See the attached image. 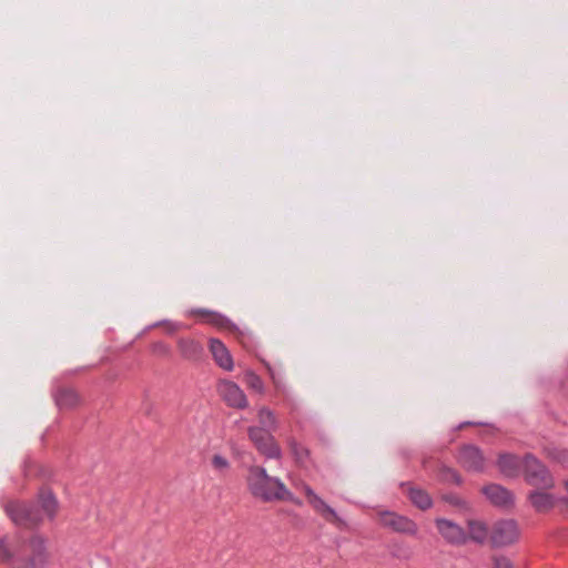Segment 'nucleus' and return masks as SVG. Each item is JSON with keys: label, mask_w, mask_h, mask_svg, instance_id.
Instances as JSON below:
<instances>
[{"label": "nucleus", "mask_w": 568, "mask_h": 568, "mask_svg": "<svg viewBox=\"0 0 568 568\" xmlns=\"http://www.w3.org/2000/svg\"><path fill=\"white\" fill-rule=\"evenodd\" d=\"M247 489L253 497L271 501H293V494L278 478L270 476L261 466H251L246 476Z\"/></svg>", "instance_id": "f257e3e1"}, {"label": "nucleus", "mask_w": 568, "mask_h": 568, "mask_svg": "<svg viewBox=\"0 0 568 568\" xmlns=\"http://www.w3.org/2000/svg\"><path fill=\"white\" fill-rule=\"evenodd\" d=\"M49 561L48 541L34 535L19 545L10 568H44Z\"/></svg>", "instance_id": "f03ea898"}, {"label": "nucleus", "mask_w": 568, "mask_h": 568, "mask_svg": "<svg viewBox=\"0 0 568 568\" xmlns=\"http://www.w3.org/2000/svg\"><path fill=\"white\" fill-rule=\"evenodd\" d=\"M523 476L525 481L538 489L555 487V478L549 469L532 454L523 457Z\"/></svg>", "instance_id": "7ed1b4c3"}, {"label": "nucleus", "mask_w": 568, "mask_h": 568, "mask_svg": "<svg viewBox=\"0 0 568 568\" xmlns=\"http://www.w3.org/2000/svg\"><path fill=\"white\" fill-rule=\"evenodd\" d=\"M302 490L313 510L325 521L334 525L338 529H344L347 527L346 521L341 518L337 513L328 504H326V501L323 500L308 485L302 484Z\"/></svg>", "instance_id": "20e7f679"}, {"label": "nucleus", "mask_w": 568, "mask_h": 568, "mask_svg": "<svg viewBox=\"0 0 568 568\" xmlns=\"http://www.w3.org/2000/svg\"><path fill=\"white\" fill-rule=\"evenodd\" d=\"M6 511L16 525L22 527H33L42 520V516L38 508L22 501L8 503Z\"/></svg>", "instance_id": "39448f33"}, {"label": "nucleus", "mask_w": 568, "mask_h": 568, "mask_svg": "<svg viewBox=\"0 0 568 568\" xmlns=\"http://www.w3.org/2000/svg\"><path fill=\"white\" fill-rule=\"evenodd\" d=\"M519 527L514 519H501L496 521L490 529V542L495 548L507 547L515 544L519 538Z\"/></svg>", "instance_id": "423d86ee"}, {"label": "nucleus", "mask_w": 568, "mask_h": 568, "mask_svg": "<svg viewBox=\"0 0 568 568\" xmlns=\"http://www.w3.org/2000/svg\"><path fill=\"white\" fill-rule=\"evenodd\" d=\"M248 438L260 454L267 458H281L282 452L272 433L257 426L247 429Z\"/></svg>", "instance_id": "0eeeda50"}, {"label": "nucleus", "mask_w": 568, "mask_h": 568, "mask_svg": "<svg viewBox=\"0 0 568 568\" xmlns=\"http://www.w3.org/2000/svg\"><path fill=\"white\" fill-rule=\"evenodd\" d=\"M216 390L224 403L232 408L243 409L248 405L245 393L232 381H219Z\"/></svg>", "instance_id": "6e6552de"}, {"label": "nucleus", "mask_w": 568, "mask_h": 568, "mask_svg": "<svg viewBox=\"0 0 568 568\" xmlns=\"http://www.w3.org/2000/svg\"><path fill=\"white\" fill-rule=\"evenodd\" d=\"M457 460L467 471L481 473L485 469V457L479 447L468 444L460 447Z\"/></svg>", "instance_id": "1a4fd4ad"}, {"label": "nucleus", "mask_w": 568, "mask_h": 568, "mask_svg": "<svg viewBox=\"0 0 568 568\" xmlns=\"http://www.w3.org/2000/svg\"><path fill=\"white\" fill-rule=\"evenodd\" d=\"M436 527L443 538L453 545H463L467 541L466 531L456 523L439 518L436 520Z\"/></svg>", "instance_id": "9d476101"}, {"label": "nucleus", "mask_w": 568, "mask_h": 568, "mask_svg": "<svg viewBox=\"0 0 568 568\" xmlns=\"http://www.w3.org/2000/svg\"><path fill=\"white\" fill-rule=\"evenodd\" d=\"M481 491L494 506L507 508L514 504L513 493L501 485L489 484Z\"/></svg>", "instance_id": "9b49d317"}, {"label": "nucleus", "mask_w": 568, "mask_h": 568, "mask_svg": "<svg viewBox=\"0 0 568 568\" xmlns=\"http://www.w3.org/2000/svg\"><path fill=\"white\" fill-rule=\"evenodd\" d=\"M399 487L403 490L404 495H406V497L417 508L426 510L432 507L433 500L426 490L415 486L412 483H400Z\"/></svg>", "instance_id": "f8f14e48"}, {"label": "nucleus", "mask_w": 568, "mask_h": 568, "mask_svg": "<svg viewBox=\"0 0 568 568\" xmlns=\"http://www.w3.org/2000/svg\"><path fill=\"white\" fill-rule=\"evenodd\" d=\"M547 490L535 488L527 496L531 507L537 513H547L557 504L558 499L552 494L547 493Z\"/></svg>", "instance_id": "ddd939ff"}, {"label": "nucleus", "mask_w": 568, "mask_h": 568, "mask_svg": "<svg viewBox=\"0 0 568 568\" xmlns=\"http://www.w3.org/2000/svg\"><path fill=\"white\" fill-rule=\"evenodd\" d=\"M209 348L216 365L227 372H231L234 368L232 355L220 339L211 338Z\"/></svg>", "instance_id": "4468645a"}, {"label": "nucleus", "mask_w": 568, "mask_h": 568, "mask_svg": "<svg viewBox=\"0 0 568 568\" xmlns=\"http://www.w3.org/2000/svg\"><path fill=\"white\" fill-rule=\"evenodd\" d=\"M190 316L197 317L201 322L213 325L217 328H229L230 321L220 313L206 308H192L189 311Z\"/></svg>", "instance_id": "2eb2a0df"}, {"label": "nucleus", "mask_w": 568, "mask_h": 568, "mask_svg": "<svg viewBox=\"0 0 568 568\" xmlns=\"http://www.w3.org/2000/svg\"><path fill=\"white\" fill-rule=\"evenodd\" d=\"M497 465L501 474L509 478L517 477L523 471V459L513 454H500Z\"/></svg>", "instance_id": "dca6fc26"}, {"label": "nucleus", "mask_w": 568, "mask_h": 568, "mask_svg": "<svg viewBox=\"0 0 568 568\" xmlns=\"http://www.w3.org/2000/svg\"><path fill=\"white\" fill-rule=\"evenodd\" d=\"M181 355L186 359H196L201 356L202 346L191 338H181L178 343Z\"/></svg>", "instance_id": "f3484780"}, {"label": "nucleus", "mask_w": 568, "mask_h": 568, "mask_svg": "<svg viewBox=\"0 0 568 568\" xmlns=\"http://www.w3.org/2000/svg\"><path fill=\"white\" fill-rule=\"evenodd\" d=\"M257 420L261 425L258 427L265 429L268 433H273L277 429L278 422L275 413L265 406H262L258 409Z\"/></svg>", "instance_id": "a211bd4d"}, {"label": "nucleus", "mask_w": 568, "mask_h": 568, "mask_svg": "<svg viewBox=\"0 0 568 568\" xmlns=\"http://www.w3.org/2000/svg\"><path fill=\"white\" fill-rule=\"evenodd\" d=\"M393 531L413 536L417 531V526L413 520L393 513Z\"/></svg>", "instance_id": "6ab92c4d"}, {"label": "nucleus", "mask_w": 568, "mask_h": 568, "mask_svg": "<svg viewBox=\"0 0 568 568\" xmlns=\"http://www.w3.org/2000/svg\"><path fill=\"white\" fill-rule=\"evenodd\" d=\"M488 536L487 526L483 521L468 520V535L467 539L483 544Z\"/></svg>", "instance_id": "aec40b11"}, {"label": "nucleus", "mask_w": 568, "mask_h": 568, "mask_svg": "<svg viewBox=\"0 0 568 568\" xmlns=\"http://www.w3.org/2000/svg\"><path fill=\"white\" fill-rule=\"evenodd\" d=\"M39 503L44 515H47L50 518H52L55 515L58 504L54 496L50 491H41L39 496Z\"/></svg>", "instance_id": "412c9836"}, {"label": "nucleus", "mask_w": 568, "mask_h": 568, "mask_svg": "<svg viewBox=\"0 0 568 568\" xmlns=\"http://www.w3.org/2000/svg\"><path fill=\"white\" fill-rule=\"evenodd\" d=\"M55 400L61 408H71L79 403L80 398L75 390L62 389L58 393Z\"/></svg>", "instance_id": "4be33fe9"}, {"label": "nucleus", "mask_w": 568, "mask_h": 568, "mask_svg": "<svg viewBox=\"0 0 568 568\" xmlns=\"http://www.w3.org/2000/svg\"><path fill=\"white\" fill-rule=\"evenodd\" d=\"M438 477L444 483H454L456 485H460L463 481L458 471L446 465H442L438 468Z\"/></svg>", "instance_id": "5701e85b"}, {"label": "nucleus", "mask_w": 568, "mask_h": 568, "mask_svg": "<svg viewBox=\"0 0 568 568\" xmlns=\"http://www.w3.org/2000/svg\"><path fill=\"white\" fill-rule=\"evenodd\" d=\"M244 382L246 384V386L252 389V390H255L257 392L258 394H263L264 393V384H263V381L261 379V377L258 375H256L255 373L253 372H246L245 375H244Z\"/></svg>", "instance_id": "b1692460"}, {"label": "nucleus", "mask_w": 568, "mask_h": 568, "mask_svg": "<svg viewBox=\"0 0 568 568\" xmlns=\"http://www.w3.org/2000/svg\"><path fill=\"white\" fill-rule=\"evenodd\" d=\"M18 547H13L8 538L0 539V560L7 561L9 559L13 560L14 554L18 550Z\"/></svg>", "instance_id": "393cba45"}, {"label": "nucleus", "mask_w": 568, "mask_h": 568, "mask_svg": "<svg viewBox=\"0 0 568 568\" xmlns=\"http://www.w3.org/2000/svg\"><path fill=\"white\" fill-rule=\"evenodd\" d=\"M545 453L549 458L560 464L568 463V452L565 449H559L557 447H546Z\"/></svg>", "instance_id": "a878e982"}, {"label": "nucleus", "mask_w": 568, "mask_h": 568, "mask_svg": "<svg viewBox=\"0 0 568 568\" xmlns=\"http://www.w3.org/2000/svg\"><path fill=\"white\" fill-rule=\"evenodd\" d=\"M211 465L215 470L221 471V473L226 470L230 467L229 460L224 456L219 455V454H215L212 456Z\"/></svg>", "instance_id": "bb28decb"}, {"label": "nucleus", "mask_w": 568, "mask_h": 568, "mask_svg": "<svg viewBox=\"0 0 568 568\" xmlns=\"http://www.w3.org/2000/svg\"><path fill=\"white\" fill-rule=\"evenodd\" d=\"M288 445L298 462H302L307 456V450L300 446L295 440L291 439Z\"/></svg>", "instance_id": "cd10ccee"}, {"label": "nucleus", "mask_w": 568, "mask_h": 568, "mask_svg": "<svg viewBox=\"0 0 568 568\" xmlns=\"http://www.w3.org/2000/svg\"><path fill=\"white\" fill-rule=\"evenodd\" d=\"M493 568H513V562L505 556H494Z\"/></svg>", "instance_id": "c85d7f7f"}, {"label": "nucleus", "mask_w": 568, "mask_h": 568, "mask_svg": "<svg viewBox=\"0 0 568 568\" xmlns=\"http://www.w3.org/2000/svg\"><path fill=\"white\" fill-rule=\"evenodd\" d=\"M379 521L385 525V526H388L390 524V515L388 511H383L379 514Z\"/></svg>", "instance_id": "c756f323"}, {"label": "nucleus", "mask_w": 568, "mask_h": 568, "mask_svg": "<svg viewBox=\"0 0 568 568\" xmlns=\"http://www.w3.org/2000/svg\"><path fill=\"white\" fill-rule=\"evenodd\" d=\"M557 503L561 506V511L568 513V498H558Z\"/></svg>", "instance_id": "7c9ffc66"}, {"label": "nucleus", "mask_w": 568, "mask_h": 568, "mask_svg": "<svg viewBox=\"0 0 568 568\" xmlns=\"http://www.w3.org/2000/svg\"><path fill=\"white\" fill-rule=\"evenodd\" d=\"M447 500L450 503V504H454V505H459L460 504V500L457 498V497H447Z\"/></svg>", "instance_id": "2f4dec72"}]
</instances>
